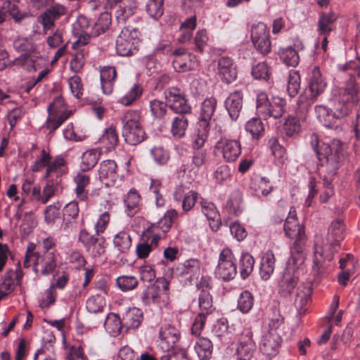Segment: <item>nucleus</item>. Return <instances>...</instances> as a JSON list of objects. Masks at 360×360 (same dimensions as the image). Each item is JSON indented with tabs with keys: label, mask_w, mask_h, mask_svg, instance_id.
<instances>
[{
	"label": "nucleus",
	"mask_w": 360,
	"mask_h": 360,
	"mask_svg": "<svg viewBox=\"0 0 360 360\" xmlns=\"http://www.w3.org/2000/svg\"><path fill=\"white\" fill-rule=\"evenodd\" d=\"M284 231L287 237L295 239V241L290 247L292 260L295 263L303 262L304 259L307 236L304 226L298 221L296 212L293 208L290 209L288 216L285 219Z\"/></svg>",
	"instance_id": "f257e3e1"
},
{
	"label": "nucleus",
	"mask_w": 360,
	"mask_h": 360,
	"mask_svg": "<svg viewBox=\"0 0 360 360\" xmlns=\"http://www.w3.org/2000/svg\"><path fill=\"white\" fill-rule=\"evenodd\" d=\"M360 102V89L353 79H350L346 87L342 89L330 103V110L338 122L347 116L354 103Z\"/></svg>",
	"instance_id": "f03ea898"
},
{
	"label": "nucleus",
	"mask_w": 360,
	"mask_h": 360,
	"mask_svg": "<svg viewBox=\"0 0 360 360\" xmlns=\"http://www.w3.org/2000/svg\"><path fill=\"white\" fill-rule=\"evenodd\" d=\"M313 147L321 165L324 166L326 163L328 174L334 175L338 169L339 162L345 157L346 143L334 139L330 144L323 143L320 148L314 146Z\"/></svg>",
	"instance_id": "7ed1b4c3"
},
{
	"label": "nucleus",
	"mask_w": 360,
	"mask_h": 360,
	"mask_svg": "<svg viewBox=\"0 0 360 360\" xmlns=\"http://www.w3.org/2000/svg\"><path fill=\"white\" fill-rule=\"evenodd\" d=\"M122 136L125 141L136 146L145 139V131L139 123V115L136 111H128L122 118Z\"/></svg>",
	"instance_id": "20e7f679"
},
{
	"label": "nucleus",
	"mask_w": 360,
	"mask_h": 360,
	"mask_svg": "<svg viewBox=\"0 0 360 360\" xmlns=\"http://www.w3.org/2000/svg\"><path fill=\"white\" fill-rule=\"evenodd\" d=\"M304 261L295 263L290 256L278 285L279 293L282 296H288L297 286L299 280V266Z\"/></svg>",
	"instance_id": "39448f33"
},
{
	"label": "nucleus",
	"mask_w": 360,
	"mask_h": 360,
	"mask_svg": "<svg viewBox=\"0 0 360 360\" xmlns=\"http://www.w3.org/2000/svg\"><path fill=\"white\" fill-rule=\"evenodd\" d=\"M180 338V333L177 329L170 326L161 328L160 331V346L164 351L173 354L176 353L180 355L181 359L187 357V353L185 349L180 348L178 342Z\"/></svg>",
	"instance_id": "423d86ee"
},
{
	"label": "nucleus",
	"mask_w": 360,
	"mask_h": 360,
	"mask_svg": "<svg viewBox=\"0 0 360 360\" xmlns=\"http://www.w3.org/2000/svg\"><path fill=\"white\" fill-rule=\"evenodd\" d=\"M236 274V259L232 251L229 248L223 249L215 269L216 276L224 281H230L235 278Z\"/></svg>",
	"instance_id": "0eeeda50"
},
{
	"label": "nucleus",
	"mask_w": 360,
	"mask_h": 360,
	"mask_svg": "<svg viewBox=\"0 0 360 360\" xmlns=\"http://www.w3.org/2000/svg\"><path fill=\"white\" fill-rule=\"evenodd\" d=\"M251 41L255 49L263 56H267L271 50L269 30L263 22L252 25Z\"/></svg>",
	"instance_id": "6e6552de"
},
{
	"label": "nucleus",
	"mask_w": 360,
	"mask_h": 360,
	"mask_svg": "<svg viewBox=\"0 0 360 360\" xmlns=\"http://www.w3.org/2000/svg\"><path fill=\"white\" fill-rule=\"evenodd\" d=\"M138 29L127 26L122 29L116 40V51L118 55L127 56L132 54L134 40L139 37Z\"/></svg>",
	"instance_id": "1a4fd4ad"
},
{
	"label": "nucleus",
	"mask_w": 360,
	"mask_h": 360,
	"mask_svg": "<svg viewBox=\"0 0 360 360\" xmlns=\"http://www.w3.org/2000/svg\"><path fill=\"white\" fill-rule=\"evenodd\" d=\"M165 99L169 108L179 115H189L191 107L185 96L177 88H169L165 91Z\"/></svg>",
	"instance_id": "9d476101"
},
{
	"label": "nucleus",
	"mask_w": 360,
	"mask_h": 360,
	"mask_svg": "<svg viewBox=\"0 0 360 360\" xmlns=\"http://www.w3.org/2000/svg\"><path fill=\"white\" fill-rule=\"evenodd\" d=\"M67 8L60 4H53L45 9L39 16V22L42 25L44 31L52 29L55 22L67 13Z\"/></svg>",
	"instance_id": "9b49d317"
},
{
	"label": "nucleus",
	"mask_w": 360,
	"mask_h": 360,
	"mask_svg": "<svg viewBox=\"0 0 360 360\" xmlns=\"http://www.w3.org/2000/svg\"><path fill=\"white\" fill-rule=\"evenodd\" d=\"M255 351V344L252 340V333L245 329L240 334L236 348L238 360H251Z\"/></svg>",
	"instance_id": "f8f14e48"
},
{
	"label": "nucleus",
	"mask_w": 360,
	"mask_h": 360,
	"mask_svg": "<svg viewBox=\"0 0 360 360\" xmlns=\"http://www.w3.org/2000/svg\"><path fill=\"white\" fill-rule=\"evenodd\" d=\"M215 148L219 151L225 161L235 162L241 153V146L238 141L221 138L219 140Z\"/></svg>",
	"instance_id": "ddd939ff"
},
{
	"label": "nucleus",
	"mask_w": 360,
	"mask_h": 360,
	"mask_svg": "<svg viewBox=\"0 0 360 360\" xmlns=\"http://www.w3.org/2000/svg\"><path fill=\"white\" fill-rule=\"evenodd\" d=\"M281 342V338L276 332L268 331L261 339L259 350L268 357L274 356L278 353Z\"/></svg>",
	"instance_id": "4468645a"
},
{
	"label": "nucleus",
	"mask_w": 360,
	"mask_h": 360,
	"mask_svg": "<svg viewBox=\"0 0 360 360\" xmlns=\"http://www.w3.org/2000/svg\"><path fill=\"white\" fill-rule=\"evenodd\" d=\"M169 281L165 278H158L155 282L148 285L143 292L141 300L146 305L155 302L160 296L161 290L167 291L169 288Z\"/></svg>",
	"instance_id": "2eb2a0df"
},
{
	"label": "nucleus",
	"mask_w": 360,
	"mask_h": 360,
	"mask_svg": "<svg viewBox=\"0 0 360 360\" xmlns=\"http://www.w3.org/2000/svg\"><path fill=\"white\" fill-rule=\"evenodd\" d=\"M224 105L232 120H236L243 106V94L240 91L231 93L226 98Z\"/></svg>",
	"instance_id": "dca6fc26"
},
{
	"label": "nucleus",
	"mask_w": 360,
	"mask_h": 360,
	"mask_svg": "<svg viewBox=\"0 0 360 360\" xmlns=\"http://www.w3.org/2000/svg\"><path fill=\"white\" fill-rule=\"evenodd\" d=\"M218 74L228 84L236 79V67L231 58L223 56L218 60Z\"/></svg>",
	"instance_id": "f3484780"
},
{
	"label": "nucleus",
	"mask_w": 360,
	"mask_h": 360,
	"mask_svg": "<svg viewBox=\"0 0 360 360\" xmlns=\"http://www.w3.org/2000/svg\"><path fill=\"white\" fill-rule=\"evenodd\" d=\"M137 7L138 5L136 0H125L118 6H115V8L112 11L117 22L123 23L135 13Z\"/></svg>",
	"instance_id": "a211bd4d"
},
{
	"label": "nucleus",
	"mask_w": 360,
	"mask_h": 360,
	"mask_svg": "<svg viewBox=\"0 0 360 360\" xmlns=\"http://www.w3.org/2000/svg\"><path fill=\"white\" fill-rule=\"evenodd\" d=\"M315 113L317 119L321 123L323 124L327 128H335L338 129V121L333 112L330 110V106L329 107L317 105L315 106Z\"/></svg>",
	"instance_id": "6ab92c4d"
},
{
	"label": "nucleus",
	"mask_w": 360,
	"mask_h": 360,
	"mask_svg": "<svg viewBox=\"0 0 360 360\" xmlns=\"http://www.w3.org/2000/svg\"><path fill=\"white\" fill-rule=\"evenodd\" d=\"M117 77L115 67H104L100 73L101 88L105 94H110L113 91L114 84Z\"/></svg>",
	"instance_id": "aec40b11"
},
{
	"label": "nucleus",
	"mask_w": 360,
	"mask_h": 360,
	"mask_svg": "<svg viewBox=\"0 0 360 360\" xmlns=\"http://www.w3.org/2000/svg\"><path fill=\"white\" fill-rule=\"evenodd\" d=\"M312 292L311 283L307 282L300 285L296 291L294 304L300 314L304 312V307L310 299Z\"/></svg>",
	"instance_id": "412c9836"
},
{
	"label": "nucleus",
	"mask_w": 360,
	"mask_h": 360,
	"mask_svg": "<svg viewBox=\"0 0 360 360\" xmlns=\"http://www.w3.org/2000/svg\"><path fill=\"white\" fill-rule=\"evenodd\" d=\"M122 323L126 331L129 329L137 328L143 321V312L141 309L133 307L122 314Z\"/></svg>",
	"instance_id": "4be33fe9"
},
{
	"label": "nucleus",
	"mask_w": 360,
	"mask_h": 360,
	"mask_svg": "<svg viewBox=\"0 0 360 360\" xmlns=\"http://www.w3.org/2000/svg\"><path fill=\"white\" fill-rule=\"evenodd\" d=\"M276 258L271 250H268L262 257L259 276L264 281L269 280L275 269Z\"/></svg>",
	"instance_id": "5701e85b"
},
{
	"label": "nucleus",
	"mask_w": 360,
	"mask_h": 360,
	"mask_svg": "<svg viewBox=\"0 0 360 360\" xmlns=\"http://www.w3.org/2000/svg\"><path fill=\"white\" fill-rule=\"evenodd\" d=\"M101 321L103 322L106 330L112 336L118 335L121 333L122 329L124 328L122 318L121 319L117 314H102Z\"/></svg>",
	"instance_id": "b1692460"
},
{
	"label": "nucleus",
	"mask_w": 360,
	"mask_h": 360,
	"mask_svg": "<svg viewBox=\"0 0 360 360\" xmlns=\"http://www.w3.org/2000/svg\"><path fill=\"white\" fill-rule=\"evenodd\" d=\"M326 84L323 82L321 78V75L318 67L314 68L312 70V77L310 79L309 83V89L311 92V99L316 100L318 96L322 94Z\"/></svg>",
	"instance_id": "393cba45"
},
{
	"label": "nucleus",
	"mask_w": 360,
	"mask_h": 360,
	"mask_svg": "<svg viewBox=\"0 0 360 360\" xmlns=\"http://www.w3.org/2000/svg\"><path fill=\"white\" fill-rule=\"evenodd\" d=\"M217 101L215 98H206L202 103L199 121L202 125H210V122L215 112Z\"/></svg>",
	"instance_id": "a878e982"
},
{
	"label": "nucleus",
	"mask_w": 360,
	"mask_h": 360,
	"mask_svg": "<svg viewBox=\"0 0 360 360\" xmlns=\"http://www.w3.org/2000/svg\"><path fill=\"white\" fill-rule=\"evenodd\" d=\"M74 182L77 186L75 193L77 198L81 201H87L89 199V193L86 187L90 184V177L84 172H78L74 177Z\"/></svg>",
	"instance_id": "bb28decb"
},
{
	"label": "nucleus",
	"mask_w": 360,
	"mask_h": 360,
	"mask_svg": "<svg viewBox=\"0 0 360 360\" xmlns=\"http://www.w3.org/2000/svg\"><path fill=\"white\" fill-rule=\"evenodd\" d=\"M98 176L101 181L105 180L115 181L117 176L116 162L112 160H103L100 164Z\"/></svg>",
	"instance_id": "cd10ccee"
},
{
	"label": "nucleus",
	"mask_w": 360,
	"mask_h": 360,
	"mask_svg": "<svg viewBox=\"0 0 360 360\" xmlns=\"http://www.w3.org/2000/svg\"><path fill=\"white\" fill-rule=\"evenodd\" d=\"M178 270L181 276H185L191 282L198 278L200 273V262L195 259L186 260L178 267Z\"/></svg>",
	"instance_id": "c85d7f7f"
},
{
	"label": "nucleus",
	"mask_w": 360,
	"mask_h": 360,
	"mask_svg": "<svg viewBox=\"0 0 360 360\" xmlns=\"http://www.w3.org/2000/svg\"><path fill=\"white\" fill-rule=\"evenodd\" d=\"M203 284L206 286V288L201 290L198 297V305L202 311L205 314H210L214 310L212 297L209 291L208 285L209 283L207 280L202 278Z\"/></svg>",
	"instance_id": "c756f323"
},
{
	"label": "nucleus",
	"mask_w": 360,
	"mask_h": 360,
	"mask_svg": "<svg viewBox=\"0 0 360 360\" xmlns=\"http://www.w3.org/2000/svg\"><path fill=\"white\" fill-rule=\"evenodd\" d=\"M47 110L49 117L46 121V127L51 131L57 129L68 119L65 113L59 114L54 110V103L49 104Z\"/></svg>",
	"instance_id": "7c9ffc66"
},
{
	"label": "nucleus",
	"mask_w": 360,
	"mask_h": 360,
	"mask_svg": "<svg viewBox=\"0 0 360 360\" xmlns=\"http://www.w3.org/2000/svg\"><path fill=\"white\" fill-rule=\"evenodd\" d=\"M127 214L134 216L140 209L141 196L135 189H131L124 198Z\"/></svg>",
	"instance_id": "2f4dec72"
},
{
	"label": "nucleus",
	"mask_w": 360,
	"mask_h": 360,
	"mask_svg": "<svg viewBox=\"0 0 360 360\" xmlns=\"http://www.w3.org/2000/svg\"><path fill=\"white\" fill-rule=\"evenodd\" d=\"M187 115H179L174 118L171 125V133L174 137L181 139L184 136L188 124Z\"/></svg>",
	"instance_id": "473e14b6"
},
{
	"label": "nucleus",
	"mask_w": 360,
	"mask_h": 360,
	"mask_svg": "<svg viewBox=\"0 0 360 360\" xmlns=\"http://www.w3.org/2000/svg\"><path fill=\"white\" fill-rule=\"evenodd\" d=\"M110 24V15L107 12L102 13L94 22L93 27H91V36L98 37L100 34H103L108 30Z\"/></svg>",
	"instance_id": "72a5a7b5"
},
{
	"label": "nucleus",
	"mask_w": 360,
	"mask_h": 360,
	"mask_svg": "<svg viewBox=\"0 0 360 360\" xmlns=\"http://www.w3.org/2000/svg\"><path fill=\"white\" fill-rule=\"evenodd\" d=\"M101 154V150L97 149H91L84 152L82 156V170L86 172L94 168L97 164Z\"/></svg>",
	"instance_id": "f704fd0d"
},
{
	"label": "nucleus",
	"mask_w": 360,
	"mask_h": 360,
	"mask_svg": "<svg viewBox=\"0 0 360 360\" xmlns=\"http://www.w3.org/2000/svg\"><path fill=\"white\" fill-rule=\"evenodd\" d=\"M345 225L343 221L338 219L333 221L328 229V240L331 241L332 245H338L343 239V232Z\"/></svg>",
	"instance_id": "c9c22d12"
},
{
	"label": "nucleus",
	"mask_w": 360,
	"mask_h": 360,
	"mask_svg": "<svg viewBox=\"0 0 360 360\" xmlns=\"http://www.w3.org/2000/svg\"><path fill=\"white\" fill-rule=\"evenodd\" d=\"M195 352L200 360H208L212 353V342L205 338H201L195 346Z\"/></svg>",
	"instance_id": "e433bc0d"
},
{
	"label": "nucleus",
	"mask_w": 360,
	"mask_h": 360,
	"mask_svg": "<svg viewBox=\"0 0 360 360\" xmlns=\"http://www.w3.org/2000/svg\"><path fill=\"white\" fill-rule=\"evenodd\" d=\"M201 210L209 221H212L213 224H210L212 230H217L219 227V214L214 205L212 202H202Z\"/></svg>",
	"instance_id": "4c0bfd02"
},
{
	"label": "nucleus",
	"mask_w": 360,
	"mask_h": 360,
	"mask_svg": "<svg viewBox=\"0 0 360 360\" xmlns=\"http://www.w3.org/2000/svg\"><path fill=\"white\" fill-rule=\"evenodd\" d=\"M88 53L89 50L86 47L77 49L73 58L70 61V70L75 73L79 72L85 64L86 56Z\"/></svg>",
	"instance_id": "58836bf2"
},
{
	"label": "nucleus",
	"mask_w": 360,
	"mask_h": 360,
	"mask_svg": "<svg viewBox=\"0 0 360 360\" xmlns=\"http://www.w3.org/2000/svg\"><path fill=\"white\" fill-rule=\"evenodd\" d=\"M113 243L120 252L125 253L131 246V239L129 233L123 231L115 236Z\"/></svg>",
	"instance_id": "ea45409f"
},
{
	"label": "nucleus",
	"mask_w": 360,
	"mask_h": 360,
	"mask_svg": "<svg viewBox=\"0 0 360 360\" xmlns=\"http://www.w3.org/2000/svg\"><path fill=\"white\" fill-rule=\"evenodd\" d=\"M337 15L333 12L322 13L319 18L318 25L319 32L321 34H328L332 31V24L336 20Z\"/></svg>",
	"instance_id": "a19ab883"
},
{
	"label": "nucleus",
	"mask_w": 360,
	"mask_h": 360,
	"mask_svg": "<svg viewBox=\"0 0 360 360\" xmlns=\"http://www.w3.org/2000/svg\"><path fill=\"white\" fill-rule=\"evenodd\" d=\"M105 307V300L101 295L96 294L89 297L86 301V309L90 313L105 314L103 309Z\"/></svg>",
	"instance_id": "79ce46f5"
},
{
	"label": "nucleus",
	"mask_w": 360,
	"mask_h": 360,
	"mask_svg": "<svg viewBox=\"0 0 360 360\" xmlns=\"http://www.w3.org/2000/svg\"><path fill=\"white\" fill-rule=\"evenodd\" d=\"M165 0H148L146 5V11L148 15L155 20L160 18L164 13Z\"/></svg>",
	"instance_id": "37998d69"
},
{
	"label": "nucleus",
	"mask_w": 360,
	"mask_h": 360,
	"mask_svg": "<svg viewBox=\"0 0 360 360\" xmlns=\"http://www.w3.org/2000/svg\"><path fill=\"white\" fill-rule=\"evenodd\" d=\"M255 259L249 253L242 255L240 263L239 270L243 279H245L252 271Z\"/></svg>",
	"instance_id": "c03bdc74"
},
{
	"label": "nucleus",
	"mask_w": 360,
	"mask_h": 360,
	"mask_svg": "<svg viewBox=\"0 0 360 360\" xmlns=\"http://www.w3.org/2000/svg\"><path fill=\"white\" fill-rule=\"evenodd\" d=\"M99 141L108 150L114 148L118 143V135L115 129L109 127L105 129Z\"/></svg>",
	"instance_id": "a18cd8bd"
},
{
	"label": "nucleus",
	"mask_w": 360,
	"mask_h": 360,
	"mask_svg": "<svg viewBox=\"0 0 360 360\" xmlns=\"http://www.w3.org/2000/svg\"><path fill=\"white\" fill-rule=\"evenodd\" d=\"M243 201V195L239 191H234L226 202V208L229 212L236 215L241 212L240 204Z\"/></svg>",
	"instance_id": "49530a36"
},
{
	"label": "nucleus",
	"mask_w": 360,
	"mask_h": 360,
	"mask_svg": "<svg viewBox=\"0 0 360 360\" xmlns=\"http://www.w3.org/2000/svg\"><path fill=\"white\" fill-rule=\"evenodd\" d=\"M208 153L203 148H193L191 167L192 169H199L204 166L207 160Z\"/></svg>",
	"instance_id": "de8ad7c7"
},
{
	"label": "nucleus",
	"mask_w": 360,
	"mask_h": 360,
	"mask_svg": "<svg viewBox=\"0 0 360 360\" xmlns=\"http://www.w3.org/2000/svg\"><path fill=\"white\" fill-rule=\"evenodd\" d=\"M143 93V88L139 84H134L129 91L120 99V103L124 105H131Z\"/></svg>",
	"instance_id": "09e8293b"
},
{
	"label": "nucleus",
	"mask_w": 360,
	"mask_h": 360,
	"mask_svg": "<svg viewBox=\"0 0 360 360\" xmlns=\"http://www.w3.org/2000/svg\"><path fill=\"white\" fill-rule=\"evenodd\" d=\"M245 129L256 139H259L264 134V125L259 118L254 117L249 120L246 123Z\"/></svg>",
	"instance_id": "8fccbe9b"
},
{
	"label": "nucleus",
	"mask_w": 360,
	"mask_h": 360,
	"mask_svg": "<svg viewBox=\"0 0 360 360\" xmlns=\"http://www.w3.org/2000/svg\"><path fill=\"white\" fill-rule=\"evenodd\" d=\"M138 283L137 278L134 276L124 275L116 279L117 287L124 292L134 289Z\"/></svg>",
	"instance_id": "3c124183"
},
{
	"label": "nucleus",
	"mask_w": 360,
	"mask_h": 360,
	"mask_svg": "<svg viewBox=\"0 0 360 360\" xmlns=\"http://www.w3.org/2000/svg\"><path fill=\"white\" fill-rule=\"evenodd\" d=\"M285 102L283 100L277 98L274 100L273 103H271V107L264 115V118L274 117V119L280 118L285 112L284 109Z\"/></svg>",
	"instance_id": "603ef678"
},
{
	"label": "nucleus",
	"mask_w": 360,
	"mask_h": 360,
	"mask_svg": "<svg viewBox=\"0 0 360 360\" xmlns=\"http://www.w3.org/2000/svg\"><path fill=\"white\" fill-rule=\"evenodd\" d=\"M283 131L285 136L292 137L297 135L301 131V126L298 120L295 117H289L283 124Z\"/></svg>",
	"instance_id": "864d4df0"
},
{
	"label": "nucleus",
	"mask_w": 360,
	"mask_h": 360,
	"mask_svg": "<svg viewBox=\"0 0 360 360\" xmlns=\"http://www.w3.org/2000/svg\"><path fill=\"white\" fill-rule=\"evenodd\" d=\"M300 75L296 71H291L289 73L288 79L287 91L290 97L295 96L300 89Z\"/></svg>",
	"instance_id": "5fc2aeb1"
},
{
	"label": "nucleus",
	"mask_w": 360,
	"mask_h": 360,
	"mask_svg": "<svg viewBox=\"0 0 360 360\" xmlns=\"http://www.w3.org/2000/svg\"><path fill=\"white\" fill-rule=\"evenodd\" d=\"M271 310V314L269 316V331L276 332V330L284 323L285 319L276 306L272 307Z\"/></svg>",
	"instance_id": "6e6d98bb"
},
{
	"label": "nucleus",
	"mask_w": 360,
	"mask_h": 360,
	"mask_svg": "<svg viewBox=\"0 0 360 360\" xmlns=\"http://www.w3.org/2000/svg\"><path fill=\"white\" fill-rule=\"evenodd\" d=\"M254 304V297L248 290L243 291L238 300V308L243 313L248 312Z\"/></svg>",
	"instance_id": "4d7b16f0"
},
{
	"label": "nucleus",
	"mask_w": 360,
	"mask_h": 360,
	"mask_svg": "<svg viewBox=\"0 0 360 360\" xmlns=\"http://www.w3.org/2000/svg\"><path fill=\"white\" fill-rule=\"evenodd\" d=\"M168 104L158 99H154L150 102V112L156 119H162L167 112Z\"/></svg>",
	"instance_id": "13d9d810"
},
{
	"label": "nucleus",
	"mask_w": 360,
	"mask_h": 360,
	"mask_svg": "<svg viewBox=\"0 0 360 360\" xmlns=\"http://www.w3.org/2000/svg\"><path fill=\"white\" fill-rule=\"evenodd\" d=\"M281 57L287 65L295 67L299 63V55L297 51L292 46H288L283 50Z\"/></svg>",
	"instance_id": "bf43d9fd"
},
{
	"label": "nucleus",
	"mask_w": 360,
	"mask_h": 360,
	"mask_svg": "<svg viewBox=\"0 0 360 360\" xmlns=\"http://www.w3.org/2000/svg\"><path fill=\"white\" fill-rule=\"evenodd\" d=\"M252 75L257 79L268 80L270 77V69L264 63H259L252 68Z\"/></svg>",
	"instance_id": "052dcab7"
},
{
	"label": "nucleus",
	"mask_w": 360,
	"mask_h": 360,
	"mask_svg": "<svg viewBox=\"0 0 360 360\" xmlns=\"http://www.w3.org/2000/svg\"><path fill=\"white\" fill-rule=\"evenodd\" d=\"M269 146L271 150L272 155L281 163L284 161V156L285 154V148L278 143L277 138L271 137L269 140Z\"/></svg>",
	"instance_id": "680f3d73"
},
{
	"label": "nucleus",
	"mask_w": 360,
	"mask_h": 360,
	"mask_svg": "<svg viewBox=\"0 0 360 360\" xmlns=\"http://www.w3.org/2000/svg\"><path fill=\"white\" fill-rule=\"evenodd\" d=\"M61 207L62 204L59 202H56L47 207L45 210V221L48 224H53L60 217Z\"/></svg>",
	"instance_id": "e2e57ef3"
},
{
	"label": "nucleus",
	"mask_w": 360,
	"mask_h": 360,
	"mask_svg": "<svg viewBox=\"0 0 360 360\" xmlns=\"http://www.w3.org/2000/svg\"><path fill=\"white\" fill-rule=\"evenodd\" d=\"M210 125L205 126L198 123V132L193 142V148H202L207 138Z\"/></svg>",
	"instance_id": "0e129e2a"
},
{
	"label": "nucleus",
	"mask_w": 360,
	"mask_h": 360,
	"mask_svg": "<svg viewBox=\"0 0 360 360\" xmlns=\"http://www.w3.org/2000/svg\"><path fill=\"white\" fill-rule=\"evenodd\" d=\"M177 212L175 210H170L165 212L158 221L159 226L163 231H167L172 226L173 220L177 217Z\"/></svg>",
	"instance_id": "69168bd1"
},
{
	"label": "nucleus",
	"mask_w": 360,
	"mask_h": 360,
	"mask_svg": "<svg viewBox=\"0 0 360 360\" xmlns=\"http://www.w3.org/2000/svg\"><path fill=\"white\" fill-rule=\"evenodd\" d=\"M69 86L72 94L77 98L83 95V84L82 79L78 75H74L69 79Z\"/></svg>",
	"instance_id": "338daca9"
},
{
	"label": "nucleus",
	"mask_w": 360,
	"mask_h": 360,
	"mask_svg": "<svg viewBox=\"0 0 360 360\" xmlns=\"http://www.w3.org/2000/svg\"><path fill=\"white\" fill-rule=\"evenodd\" d=\"M44 265L41 270L43 275H49L53 273L56 267L55 255L53 252L46 253L44 259Z\"/></svg>",
	"instance_id": "774afa93"
}]
</instances>
